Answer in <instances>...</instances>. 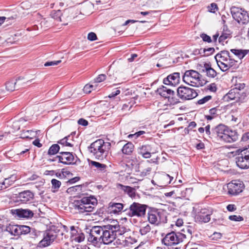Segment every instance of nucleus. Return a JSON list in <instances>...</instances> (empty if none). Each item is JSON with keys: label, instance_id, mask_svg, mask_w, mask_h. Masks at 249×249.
I'll return each instance as SVG.
<instances>
[{"label": "nucleus", "instance_id": "1", "mask_svg": "<svg viewBox=\"0 0 249 249\" xmlns=\"http://www.w3.org/2000/svg\"><path fill=\"white\" fill-rule=\"evenodd\" d=\"M108 224L102 226H94L90 230L88 240L93 244L111 243Z\"/></svg>", "mask_w": 249, "mask_h": 249}, {"label": "nucleus", "instance_id": "2", "mask_svg": "<svg viewBox=\"0 0 249 249\" xmlns=\"http://www.w3.org/2000/svg\"><path fill=\"white\" fill-rule=\"evenodd\" d=\"M111 143L98 139L91 143L89 147V152L99 160L105 159L108 155L111 148Z\"/></svg>", "mask_w": 249, "mask_h": 249}, {"label": "nucleus", "instance_id": "3", "mask_svg": "<svg viewBox=\"0 0 249 249\" xmlns=\"http://www.w3.org/2000/svg\"><path fill=\"white\" fill-rule=\"evenodd\" d=\"M97 205V200L94 196H84L74 202V206L80 213L92 212Z\"/></svg>", "mask_w": 249, "mask_h": 249}, {"label": "nucleus", "instance_id": "4", "mask_svg": "<svg viewBox=\"0 0 249 249\" xmlns=\"http://www.w3.org/2000/svg\"><path fill=\"white\" fill-rule=\"evenodd\" d=\"M213 131L219 139L226 142L231 143L238 139L237 132L230 129L227 125H217L214 127Z\"/></svg>", "mask_w": 249, "mask_h": 249}, {"label": "nucleus", "instance_id": "5", "mask_svg": "<svg viewBox=\"0 0 249 249\" xmlns=\"http://www.w3.org/2000/svg\"><path fill=\"white\" fill-rule=\"evenodd\" d=\"M185 230L181 232L171 231L165 234L161 239V243L166 246H173L182 242L186 238Z\"/></svg>", "mask_w": 249, "mask_h": 249}, {"label": "nucleus", "instance_id": "6", "mask_svg": "<svg viewBox=\"0 0 249 249\" xmlns=\"http://www.w3.org/2000/svg\"><path fill=\"white\" fill-rule=\"evenodd\" d=\"M201 75L194 70L186 71L182 77L183 81L186 84L193 87L203 86L206 84L207 81L201 80Z\"/></svg>", "mask_w": 249, "mask_h": 249}, {"label": "nucleus", "instance_id": "7", "mask_svg": "<svg viewBox=\"0 0 249 249\" xmlns=\"http://www.w3.org/2000/svg\"><path fill=\"white\" fill-rule=\"evenodd\" d=\"M147 207L146 205L133 202L129 208L124 209V212L130 217H142L145 215Z\"/></svg>", "mask_w": 249, "mask_h": 249}, {"label": "nucleus", "instance_id": "8", "mask_svg": "<svg viewBox=\"0 0 249 249\" xmlns=\"http://www.w3.org/2000/svg\"><path fill=\"white\" fill-rule=\"evenodd\" d=\"M235 162L241 169L249 168V150L247 148L239 149L236 151Z\"/></svg>", "mask_w": 249, "mask_h": 249}, {"label": "nucleus", "instance_id": "9", "mask_svg": "<svg viewBox=\"0 0 249 249\" xmlns=\"http://www.w3.org/2000/svg\"><path fill=\"white\" fill-rule=\"evenodd\" d=\"M231 13L233 19L238 23L246 24L249 22V15L244 9L232 6L231 8Z\"/></svg>", "mask_w": 249, "mask_h": 249}, {"label": "nucleus", "instance_id": "10", "mask_svg": "<svg viewBox=\"0 0 249 249\" xmlns=\"http://www.w3.org/2000/svg\"><path fill=\"white\" fill-rule=\"evenodd\" d=\"M111 243L113 242L118 236H121L126 232V228L121 226L117 221L113 220L108 224Z\"/></svg>", "mask_w": 249, "mask_h": 249}, {"label": "nucleus", "instance_id": "11", "mask_svg": "<svg viewBox=\"0 0 249 249\" xmlns=\"http://www.w3.org/2000/svg\"><path fill=\"white\" fill-rule=\"evenodd\" d=\"M177 94L183 100H191L198 95L195 89L184 86H180L178 88Z\"/></svg>", "mask_w": 249, "mask_h": 249}, {"label": "nucleus", "instance_id": "12", "mask_svg": "<svg viewBox=\"0 0 249 249\" xmlns=\"http://www.w3.org/2000/svg\"><path fill=\"white\" fill-rule=\"evenodd\" d=\"M156 92L163 98L168 99V102L171 104L174 105L179 103L178 99L175 97V92L172 89L162 86L157 89Z\"/></svg>", "mask_w": 249, "mask_h": 249}, {"label": "nucleus", "instance_id": "13", "mask_svg": "<svg viewBox=\"0 0 249 249\" xmlns=\"http://www.w3.org/2000/svg\"><path fill=\"white\" fill-rule=\"evenodd\" d=\"M10 213L18 219H31L34 216V213L29 209H13L10 210Z\"/></svg>", "mask_w": 249, "mask_h": 249}, {"label": "nucleus", "instance_id": "14", "mask_svg": "<svg viewBox=\"0 0 249 249\" xmlns=\"http://www.w3.org/2000/svg\"><path fill=\"white\" fill-rule=\"evenodd\" d=\"M34 198V193L30 190H26L16 195L14 201L19 204H27L32 202Z\"/></svg>", "mask_w": 249, "mask_h": 249}, {"label": "nucleus", "instance_id": "15", "mask_svg": "<svg viewBox=\"0 0 249 249\" xmlns=\"http://www.w3.org/2000/svg\"><path fill=\"white\" fill-rule=\"evenodd\" d=\"M56 234L52 231H46L43 235V239L38 243L37 247L45 248L50 246L56 239Z\"/></svg>", "mask_w": 249, "mask_h": 249}, {"label": "nucleus", "instance_id": "16", "mask_svg": "<svg viewBox=\"0 0 249 249\" xmlns=\"http://www.w3.org/2000/svg\"><path fill=\"white\" fill-rule=\"evenodd\" d=\"M244 184L240 180H233L228 185V193L232 195H236L243 191Z\"/></svg>", "mask_w": 249, "mask_h": 249}, {"label": "nucleus", "instance_id": "17", "mask_svg": "<svg viewBox=\"0 0 249 249\" xmlns=\"http://www.w3.org/2000/svg\"><path fill=\"white\" fill-rule=\"evenodd\" d=\"M59 154L60 155L57 156V158H58V162L67 165L73 164L75 163L74 156L72 153L61 151Z\"/></svg>", "mask_w": 249, "mask_h": 249}, {"label": "nucleus", "instance_id": "18", "mask_svg": "<svg viewBox=\"0 0 249 249\" xmlns=\"http://www.w3.org/2000/svg\"><path fill=\"white\" fill-rule=\"evenodd\" d=\"M71 238L72 240L78 243L83 241L85 238L84 233L78 227L75 228L72 226L70 227Z\"/></svg>", "mask_w": 249, "mask_h": 249}, {"label": "nucleus", "instance_id": "19", "mask_svg": "<svg viewBox=\"0 0 249 249\" xmlns=\"http://www.w3.org/2000/svg\"><path fill=\"white\" fill-rule=\"evenodd\" d=\"M180 80V73L174 72L164 78L163 83L165 85L176 86L178 85Z\"/></svg>", "mask_w": 249, "mask_h": 249}, {"label": "nucleus", "instance_id": "20", "mask_svg": "<svg viewBox=\"0 0 249 249\" xmlns=\"http://www.w3.org/2000/svg\"><path fill=\"white\" fill-rule=\"evenodd\" d=\"M138 153L143 158L148 159L151 157V154L154 153V152L151 145L145 144L138 148Z\"/></svg>", "mask_w": 249, "mask_h": 249}, {"label": "nucleus", "instance_id": "21", "mask_svg": "<svg viewBox=\"0 0 249 249\" xmlns=\"http://www.w3.org/2000/svg\"><path fill=\"white\" fill-rule=\"evenodd\" d=\"M199 71L200 72L206 73V75L210 78H214L217 75L216 71L208 63H205L204 66H200Z\"/></svg>", "mask_w": 249, "mask_h": 249}, {"label": "nucleus", "instance_id": "22", "mask_svg": "<svg viewBox=\"0 0 249 249\" xmlns=\"http://www.w3.org/2000/svg\"><path fill=\"white\" fill-rule=\"evenodd\" d=\"M246 96L247 94L245 92H242L241 95V93L238 91L236 89H232L226 95L225 97L230 100H235L236 99H244Z\"/></svg>", "mask_w": 249, "mask_h": 249}, {"label": "nucleus", "instance_id": "23", "mask_svg": "<svg viewBox=\"0 0 249 249\" xmlns=\"http://www.w3.org/2000/svg\"><path fill=\"white\" fill-rule=\"evenodd\" d=\"M136 242L137 240L135 238L131 236L124 237V236H122L121 238H119L116 241L117 245H121L124 247H129Z\"/></svg>", "mask_w": 249, "mask_h": 249}, {"label": "nucleus", "instance_id": "24", "mask_svg": "<svg viewBox=\"0 0 249 249\" xmlns=\"http://www.w3.org/2000/svg\"><path fill=\"white\" fill-rule=\"evenodd\" d=\"M211 213L208 209H202L196 215V218L201 222L207 223L211 219Z\"/></svg>", "mask_w": 249, "mask_h": 249}, {"label": "nucleus", "instance_id": "25", "mask_svg": "<svg viewBox=\"0 0 249 249\" xmlns=\"http://www.w3.org/2000/svg\"><path fill=\"white\" fill-rule=\"evenodd\" d=\"M148 220L153 224H158L160 222V215L159 213L156 211H151L148 213Z\"/></svg>", "mask_w": 249, "mask_h": 249}, {"label": "nucleus", "instance_id": "26", "mask_svg": "<svg viewBox=\"0 0 249 249\" xmlns=\"http://www.w3.org/2000/svg\"><path fill=\"white\" fill-rule=\"evenodd\" d=\"M231 31L228 29L227 26H224L222 33L218 38L219 42L224 45L223 43L226 39L231 37Z\"/></svg>", "mask_w": 249, "mask_h": 249}, {"label": "nucleus", "instance_id": "27", "mask_svg": "<svg viewBox=\"0 0 249 249\" xmlns=\"http://www.w3.org/2000/svg\"><path fill=\"white\" fill-rule=\"evenodd\" d=\"M231 54L228 51H222L214 57L216 61H226L230 57Z\"/></svg>", "mask_w": 249, "mask_h": 249}, {"label": "nucleus", "instance_id": "28", "mask_svg": "<svg viewBox=\"0 0 249 249\" xmlns=\"http://www.w3.org/2000/svg\"><path fill=\"white\" fill-rule=\"evenodd\" d=\"M109 207L114 213H119L123 210L124 206L121 203H110Z\"/></svg>", "mask_w": 249, "mask_h": 249}, {"label": "nucleus", "instance_id": "29", "mask_svg": "<svg viewBox=\"0 0 249 249\" xmlns=\"http://www.w3.org/2000/svg\"><path fill=\"white\" fill-rule=\"evenodd\" d=\"M134 146L131 142H128L124 145L122 149L123 154L129 155H131L134 150Z\"/></svg>", "mask_w": 249, "mask_h": 249}, {"label": "nucleus", "instance_id": "30", "mask_svg": "<svg viewBox=\"0 0 249 249\" xmlns=\"http://www.w3.org/2000/svg\"><path fill=\"white\" fill-rule=\"evenodd\" d=\"M231 52L234 55L237 56L238 58L241 59L249 53V50H241V49H231Z\"/></svg>", "mask_w": 249, "mask_h": 249}, {"label": "nucleus", "instance_id": "31", "mask_svg": "<svg viewBox=\"0 0 249 249\" xmlns=\"http://www.w3.org/2000/svg\"><path fill=\"white\" fill-rule=\"evenodd\" d=\"M120 189L126 193L131 197H134L135 196V189L128 186H124L122 184H119Z\"/></svg>", "mask_w": 249, "mask_h": 249}, {"label": "nucleus", "instance_id": "32", "mask_svg": "<svg viewBox=\"0 0 249 249\" xmlns=\"http://www.w3.org/2000/svg\"><path fill=\"white\" fill-rule=\"evenodd\" d=\"M19 225H9L7 229V230L9 231L11 234L14 235H20Z\"/></svg>", "mask_w": 249, "mask_h": 249}, {"label": "nucleus", "instance_id": "33", "mask_svg": "<svg viewBox=\"0 0 249 249\" xmlns=\"http://www.w3.org/2000/svg\"><path fill=\"white\" fill-rule=\"evenodd\" d=\"M92 166L95 167L101 172H105L107 166L106 164L99 163L98 162L92 161L91 162Z\"/></svg>", "mask_w": 249, "mask_h": 249}, {"label": "nucleus", "instance_id": "34", "mask_svg": "<svg viewBox=\"0 0 249 249\" xmlns=\"http://www.w3.org/2000/svg\"><path fill=\"white\" fill-rule=\"evenodd\" d=\"M60 149V146L57 144H53L49 148L48 154L49 155H53L57 153Z\"/></svg>", "mask_w": 249, "mask_h": 249}, {"label": "nucleus", "instance_id": "35", "mask_svg": "<svg viewBox=\"0 0 249 249\" xmlns=\"http://www.w3.org/2000/svg\"><path fill=\"white\" fill-rule=\"evenodd\" d=\"M17 81L15 82L14 80L10 81L6 83V89L7 91L11 92L14 91L16 87Z\"/></svg>", "mask_w": 249, "mask_h": 249}, {"label": "nucleus", "instance_id": "36", "mask_svg": "<svg viewBox=\"0 0 249 249\" xmlns=\"http://www.w3.org/2000/svg\"><path fill=\"white\" fill-rule=\"evenodd\" d=\"M51 16L53 18L58 21H61V16L62 13L60 10L57 11H53L51 13Z\"/></svg>", "mask_w": 249, "mask_h": 249}, {"label": "nucleus", "instance_id": "37", "mask_svg": "<svg viewBox=\"0 0 249 249\" xmlns=\"http://www.w3.org/2000/svg\"><path fill=\"white\" fill-rule=\"evenodd\" d=\"M220 69L223 71H226L231 68L230 64L224 63V61H216Z\"/></svg>", "mask_w": 249, "mask_h": 249}, {"label": "nucleus", "instance_id": "38", "mask_svg": "<svg viewBox=\"0 0 249 249\" xmlns=\"http://www.w3.org/2000/svg\"><path fill=\"white\" fill-rule=\"evenodd\" d=\"M51 183L52 184V188L53 189H54L53 191V192L57 191L61 185V183L60 181L54 178L52 179Z\"/></svg>", "mask_w": 249, "mask_h": 249}, {"label": "nucleus", "instance_id": "39", "mask_svg": "<svg viewBox=\"0 0 249 249\" xmlns=\"http://www.w3.org/2000/svg\"><path fill=\"white\" fill-rule=\"evenodd\" d=\"M40 133V130H36V131H34L33 130H27L26 132V133H27V134H30V136L28 135H26V134H25L24 135V138H30V139H32L33 137H35L36 136V135H39V134Z\"/></svg>", "mask_w": 249, "mask_h": 249}, {"label": "nucleus", "instance_id": "40", "mask_svg": "<svg viewBox=\"0 0 249 249\" xmlns=\"http://www.w3.org/2000/svg\"><path fill=\"white\" fill-rule=\"evenodd\" d=\"M151 230V227L149 224L142 226L140 229V232L142 235L146 234L149 232Z\"/></svg>", "mask_w": 249, "mask_h": 249}, {"label": "nucleus", "instance_id": "41", "mask_svg": "<svg viewBox=\"0 0 249 249\" xmlns=\"http://www.w3.org/2000/svg\"><path fill=\"white\" fill-rule=\"evenodd\" d=\"M20 235L26 234L30 232V227L25 225H19Z\"/></svg>", "mask_w": 249, "mask_h": 249}, {"label": "nucleus", "instance_id": "42", "mask_svg": "<svg viewBox=\"0 0 249 249\" xmlns=\"http://www.w3.org/2000/svg\"><path fill=\"white\" fill-rule=\"evenodd\" d=\"M69 137H70V136L65 137L64 138L60 140L58 142V143L59 144L62 145L63 146L72 147L73 146V144H72L71 143L68 142V140Z\"/></svg>", "mask_w": 249, "mask_h": 249}, {"label": "nucleus", "instance_id": "43", "mask_svg": "<svg viewBox=\"0 0 249 249\" xmlns=\"http://www.w3.org/2000/svg\"><path fill=\"white\" fill-rule=\"evenodd\" d=\"M32 111H30V109H28L26 112V115L25 116L24 118H21L18 121V123L20 124H23L25 122H26L28 120H31V118H30V116L28 115L30 113H31Z\"/></svg>", "mask_w": 249, "mask_h": 249}, {"label": "nucleus", "instance_id": "44", "mask_svg": "<svg viewBox=\"0 0 249 249\" xmlns=\"http://www.w3.org/2000/svg\"><path fill=\"white\" fill-rule=\"evenodd\" d=\"M84 187V185H76L69 188L68 191L70 192H80L82 191V188Z\"/></svg>", "mask_w": 249, "mask_h": 249}, {"label": "nucleus", "instance_id": "45", "mask_svg": "<svg viewBox=\"0 0 249 249\" xmlns=\"http://www.w3.org/2000/svg\"><path fill=\"white\" fill-rule=\"evenodd\" d=\"M201 51H203L204 55L209 56L213 53L214 49L213 48H209L208 49H201Z\"/></svg>", "mask_w": 249, "mask_h": 249}, {"label": "nucleus", "instance_id": "46", "mask_svg": "<svg viewBox=\"0 0 249 249\" xmlns=\"http://www.w3.org/2000/svg\"><path fill=\"white\" fill-rule=\"evenodd\" d=\"M212 99V96L211 95H207L203 98L197 101V104L198 105H203L205 103L209 101L210 100Z\"/></svg>", "mask_w": 249, "mask_h": 249}, {"label": "nucleus", "instance_id": "47", "mask_svg": "<svg viewBox=\"0 0 249 249\" xmlns=\"http://www.w3.org/2000/svg\"><path fill=\"white\" fill-rule=\"evenodd\" d=\"M93 85L87 84L83 88V91L87 94L89 93L93 89Z\"/></svg>", "mask_w": 249, "mask_h": 249}, {"label": "nucleus", "instance_id": "48", "mask_svg": "<svg viewBox=\"0 0 249 249\" xmlns=\"http://www.w3.org/2000/svg\"><path fill=\"white\" fill-rule=\"evenodd\" d=\"M200 36V37L202 39L203 41L204 42L211 43L212 41L211 37L204 33L201 34Z\"/></svg>", "mask_w": 249, "mask_h": 249}, {"label": "nucleus", "instance_id": "49", "mask_svg": "<svg viewBox=\"0 0 249 249\" xmlns=\"http://www.w3.org/2000/svg\"><path fill=\"white\" fill-rule=\"evenodd\" d=\"M145 133V132L144 131H139L138 132H136L134 134H130L128 136V137L130 138H134L136 139L138 138L139 136H140L141 135L144 134Z\"/></svg>", "mask_w": 249, "mask_h": 249}, {"label": "nucleus", "instance_id": "50", "mask_svg": "<svg viewBox=\"0 0 249 249\" xmlns=\"http://www.w3.org/2000/svg\"><path fill=\"white\" fill-rule=\"evenodd\" d=\"M229 219L234 221H241L243 220V218L240 215H230L229 217Z\"/></svg>", "mask_w": 249, "mask_h": 249}, {"label": "nucleus", "instance_id": "51", "mask_svg": "<svg viewBox=\"0 0 249 249\" xmlns=\"http://www.w3.org/2000/svg\"><path fill=\"white\" fill-rule=\"evenodd\" d=\"M106 78V75L104 74H100L95 79V82L96 83H100L104 81Z\"/></svg>", "mask_w": 249, "mask_h": 249}, {"label": "nucleus", "instance_id": "52", "mask_svg": "<svg viewBox=\"0 0 249 249\" xmlns=\"http://www.w3.org/2000/svg\"><path fill=\"white\" fill-rule=\"evenodd\" d=\"M209 11L211 13H215V10H218L217 5L215 3H211L210 6L209 7Z\"/></svg>", "mask_w": 249, "mask_h": 249}, {"label": "nucleus", "instance_id": "53", "mask_svg": "<svg viewBox=\"0 0 249 249\" xmlns=\"http://www.w3.org/2000/svg\"><path fill=\"white\" fill-rule=\"evenodd\" d=\"M88 39L90 41H94L97 39L96 35L93 32L89 33L88 35Z\"/></svg>", "mask_w": 249, "mask_h": 249}, {"label": "nucleus", "instance_id": "54", "mask_svg": "<svg viewBox=\"0 0 249 249\" xmlns=\"http://www.w3.org/2000/svg\"><path fill=\"white\" fill-rule=\"evenodd\" d=\"M61 62V60L47 62L45 63L44 66L45 67H48L50 66L57 65L58 64H59Z\"/></svg>", "mask_w": 249, "mask_h": 249}, {"label": "nucleus", "instance_id": "55", "mask_svg": "<svg viewBox=\"0 0 249 249\" xmlns=\"http://www.w3.org/2000/svg\"><path fill=\"white\" fill-rule=\"evenodd\" d=\"M245 87V84L244 83H241L239 84L236 85V87L234 89H236L238 90V91H239L242 93L241 90L244 89Z\"/></svg>", "mask_w": 249, "mask_h": 249}, {"label": "nucleus", "instance_id": "56", "mask_svg": "<svg viewBox=\"0 0 249 249\" xmlns=\"http://www.w3.org/2000/svg\"><path fill=\"white\" fill-rule=\"evenodd\" d=\"M241 140L243 142H247L249 140V132L245 133L242 135Z\"/></svg>", "mask_w": 249, "mask_h": 249}, {"label": "nucleus", "instance_id": "57", "mask_svg": "<svg viewBox=\"0 0 249 249\" xmlns=\"http://www.w3.org/2000/svg\"><path fill=\"white\" fill-rule=\"evenodd\" d=\"M227 209L229 212H233V211H234L235 210H236V208L234 204H229L227 206Z\"/></svg>", "mask_w": 249, "mask_h": 249}, {"label": "nucleus", "instance_id": "58", "mask_svg": "<svg viewBox=\"0 0 249 249\" xmlns=\"http://www.w3.org/2000/svg\"><path fill=\"white\" fill-rule=\"evenodd\" d=\"M236 62V61L232 58V56L231 55L230 57L229 58V63H228V64H230L231 68L234 66Z\"/></svg>", "mask_w": 249, "mask_h": 249}, {"label": "nucleus", "instance_id": "59", "mask_svg": "<svg viewBox=\"0 0 249 249\" xmlns=\"http://www.w3.org/2000/svg\"><path fill=\"white\" fill-rule=\"evenodd\" d=\"M33 144L39 148L41 147L42 146V144L40 142L39 140L38 139H36L33 142Z\"/></svg>", "mask_w": 249, "mask_h": 249}, {"label": "nucleus", "instance_id": "60", "mask_svg": "<svg viewBox=\"0 0 249 249\" xmlns=\"http://www.w3.org/2000/svg\"><path fill=\"white\" fill-rule=\"evenodd\" d=\"M151 170V168L150 167L147 168V169L144 170L141 173V175L142 176H145L149 174Z\"/></svg>", "mask_w": 249, "mask_h": 249}, {"label": "nucleus", "instance_id": "61", "mask_svg": "<svg viewBox=\"0 0 249 249\" xmlns=\"http://www.w3.org/2000/svg\"><path fill=\"white\" fill-rule=\"evenodd\" d=\"M78 124H88V122L83 118H81L77 121Z\"/></svg>", "mask_w": 249, "mask_h": 249}, {"label": "nucleus", "instance_id": "62", "mask_svg": "<svg viewBox=\"0 0 249 249\" xmlns=\"http://www.w3.org/2000/svg\"><path fill=\"white\" fill-rule=\"evenodd\" d=\"M79 179L80 178L76 177L70 179L68 182H69L70 184H73L78 181Z\"/></svg>", "mask_w": 249, "mask_h": 249}, {"label": "nucleus", "instance_id": "63", "mask_svg": "<svg viewBox=\"0 0 249 249\" xmlns=\"http://www.w3.org/2000/svg\"><path fill=\"white\" fill-rule=\"evenodd\" d=\"M120 90L119 89H117L115 91L112 92V93H111L108 95V97H109V98L114 97L116 96V95H118L119 94H120Z\"/></svg>", "mask_w": 249, "mask_h": 249}, {"label": "nucleus", "instance_id": "64", "mask_svg": "<svg viewBox=\"0 0 249 249\" xmlns=\"http://www.w3.org/2000/svg\"><path fill=\"white\" fill-rule=\"evenodd\" d=\"M196 147L198 150L203 149L205 147L204 144L203 142H199L196 145Z\"/></svg>", "mask_w": 249, "mask_h": 249}]
</instances>
